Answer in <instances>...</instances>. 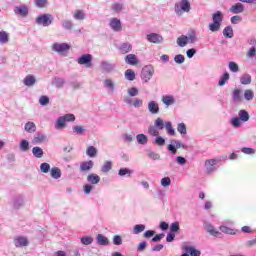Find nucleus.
I'll return each instance as SVG.
<instances>
[{
    "label": "nucleus",
    "mask_w": 256,
    "mask_h": 256,
    "mask_svg": "<svg viewBox=\"0 0 256 256\" xmlns=\"http://www.w3.org/2000/svg\"><path fill=\"white\" fill-rule=\"evenodd\" d=\"M177 131L180 133V135H185L187 133V125L185 123H178L177 125Z\"/></svg>",
    "instance_id": "obj_54"
},
{
    "label": "nucleus",
    "mask_w": 256,
    "mask_h": 256,
    "mask_svg": "<svg viewBox=\"0 0 256 256\" xmlns=\"http://www.w3.org/2000/svg\"><path fill=\"white\" fill-rule=\"evenodd\" d=\"M47 141V135L38 133L33 138L32 143H35L36 145H39V143H45Z\"/></svg>",
    "instance_id": "obj_27"
},
{
    "label": "nucleus",
    "mask_w": 256,
    "mask_h": 256,
    "mask_svg": "<svg viewBox=\"0 0 256 256\" xmlns=\"http://www.w3.org/2000/svg\"><path fill=\"white\" fill-rule=\"evenodd\" d=\"M222 23H223V12L217 11L212 15V23L208 25V28L212 33H217V31L221 30Z\"/></svg>",
    "instance_id": "obj_2"
},
{
    "label": "nucleus",
    "mask_w": 256,
    "mask_h": 256,
    "mask_svg": "<svg viewBox=\"0 0 256 256\" xmlns=\"http://www.w3.org/2000/svg\"><path fill=\"white\" fill-rule=\"evenodd\" d=\"M41 173H49L51 171V165L47 162H44L40 165Z\"/></svg>",
    "instance_id": "obj_57"
},
{
    "label": "nucleus",
    "mask_w": 256,
    "mask_h": 256,
    "mask_svg": "<svg viewBox=\"0 0 256 256\" xmlns=\"http://www.w3.org/2000/svg\"><path fill=\"white\" fill-rule=\"evenodd\" d=\"M52 85H54V87H56L57 89H63V85H65V79L55 77L52 81Z\"/></svg>",
    "instance_id": "obj_35"
},
{
    "label": "nucleus",
    "mask_w": 256,
    "mask_h": 256,
    "mask_svg": "<svg viewBox=\"0 0 256 256\" xmlns=\"http://www.w3.org/2000/svg\"><path fill=\"white\" fill-rule=\"evenodd\" d=\"M185 149V144L179 140H172L168 145V151L172 153V155H177V149Z\"/></svg>",
    "instance_id": "obj_8"
},
{
    "label": "nucleus",
    "mask_w": 256,
    "mask_h": 256,
    "mask_svg": "<svg viewBox=\"0 0 256 256\" xmlns=\"http://www.w3.org/2000/svg\"><path fill=\"white\" fill-rule=\"evenodd\" d=\"M162 187H170L171 186V178L170 177H164L160 181Z\"/></svg>",
    "instance_id": "obj_64"
},
{
    "label": "nucleus",
    "mask_w": 256,
    "mask_h": 256,
    "mask_svg": "<svg viewBox=\"0 0 256 256\" xmlns=\"http://www.w3.org/2000/svg\"><path fill=\"white\" fill-rule=\"evenodd\" d=\"M146 39L149 43H155L156 45L163 43V36L158 33H150L146 36Z\"/></svg>",
    "instance_id": "obj_14"
},
{
    "label": "nucleus",
    "mask_w": 256,
    "mask_h": 256,
    "mask_svg": "<svg viewBox=\"0 0 256 256\" xmlns=\"http://www.w3.org/2000/svg\"><path fill=\"white\" fill-rule=\"evenodd\" d=\"M244 11L245 6L239 2L230 7V13H233V15H239V13H243Z\"/></svg>",
    "instance_id": "obj_19"
},
{
    "label": "nucleus",
    "mask_w": 256,
    "mask_h": 256,
    "mask_svg": "<svg viewBox=\"0 0 256 256\" xmlns=\"http://www.w3.org/2000/svg\"><path fill=\"white\" fill-rule=\"evenodd\" d=\"M165 129L168 135L175 136V129L173 128V124L171 122H165Z\"/></svg>",
    "instance_id": "obj_48"
},
{
    "label": "nucleus",
    "mask_w": 256,
    "mask_h": 256,
    "mask_svg": "<svg viewBox=\"0 0 256 256\" xmlns=\"http://www.w3.org/2000/svg\"><path fill=\"white\" fill-rule=\"evenodd\" d=\"M125 63H127V65H137V63H139V60L137 59V56H135V54H128L125 57Z\"/></svg>",
    "instance_id": "obj_26"
},
{
    "label": "nucleus",
    "mask_w": 256,
    "mask_h": 256,
    "mask_svg": "<svg viewBox=\"0 0 256 256\" xmlns=\"http://www.w3.org/2000/svg\"><path fill=\"white\" fill-rule=\"evenodd\" d=\"M148 133L152 137H158L159 136V130L155 126L148 127Z\"/></svg>",
    "instance_id": "obj_63"
},
{
    "label": "nucleus",
    "mask_w": 256,
    "mask_h": 256,
    "mask_svg": "<svg viewBox=\"0 0 256 256\" xmlns=\"http://www.w3.org/2000/svg\"><path fill=\"white\" fill-rule=\"evenodd\" d=\"M96 243L98 245H102L103 247H107V245H109V238H107L105 235L103 234H98L96 236Z\"/></svg>",
    "instance_id": "obj_22"
},
{
    "label": "nucleus",
    "mask_w": 256,
    "mask_h": 256,
    "mask_svg": "<svg viewBox=\"0 0 256 256\" xmlns=\"http://www.w3.org/2000/svg\"><path fill=\"white\" fill-rule=\"evenodd\" d=\"M145 229H146L145 224H136L133 227V233H134V235H139L140 233H143V231H145Z\"/></svg>",
    "instance_id": "obj_44"
},
{
    "label": "nucleus",
    "mask_w": 256,
    "mask_h": 256,
    "mask_svg": "<svg viewBox=\"0 0 256 256\" xmlns=\"http://www.w3.org/2000/svg\"><path fill=\"white\" fill-rule=\"evenodd\" d=\"M219 229L222 233H225L226 235H235V230L227 226L222 225L219 227Z\"/></svg>",
    "instance_id": "obj_51"
},
{
    "label": "nucleus",
    "mask_w": 256,
    "mask_h": 256,
    "mask_svg": "<svg viewBox=\"0 0 256 256\" xmlns=\"http://www.w3.org/2000/svg\"><path fill=\"white\" fill-rule=\"evenodd\" d=\"M133 49V45H131V43L126 42L120 45L119 50L121 51V53H129V51H131Z\"/></svg>",
    "instance_id": "obj_38"
},
{
    "label": "nucleus",
    "mask_w": 256,
    "mask_h": 256,
    "mask_svg": "<svg viewBox=\"0 0 256 256\" xmlns=\"http://www.w3.org/2000/svg\"><path fill=\"white\" fill-rule=\"evenodd\" d=\"M184 251H186V253H189L190 256H201V251L195 249V247L193 246H186L184 248Z\"/></svg>",
    "instance_id": "obj_30"
},
{
    "label": "nucleus",
    "mask_w": 256,
    "mask_h": 256,
    "mask_svg": "<svg viewBox=\"0 0 256 256\" xmlns=\"http://www.w3.org/2000/svg\"><path fill=\"white\" fill-rule=\"evenodd\" d=\"M153 75H155V68L152 65H147L142 68L141 79L144 83H149Z\"/></svg>",
    "instance_id": "obj_5"
},
{
    "label": "nucleus",
    "mask_w": 256,
    "mask_h": 256,
    "mask_svg": "<svg viewBox=\"0 0 256 256\" xmlns=\"http://www.w3.org/2000/svg\"><path fill=\"white\" fill-rule=\"evenodd\" d=\"M74 135H85L87 133V128L81 125H75L72 127Z\"/></svg>",
    "instance_id": "obj_24"
},
{
    "label": "nucleus",
    "mask_w": 256,
    "mask_h": 256,
    "mask_svg": "<svg viewBox=\"0 0 256 256\" xmlns=\"http://www.w3.org/2000/svg\"><path fill=\"white\" fill-rule=\"evenodd\" d=\"M23 83L26 87H33V85L37 83V79L35 78V76L29 74L23 79Z\"/></svg>",
    "instance_id": "obj_21"
},
{
    "label": "nucleus",
    "mask_w": 256,
    "mask_h": 256,
    "mask_svg": "<svg viewBox=\"0 0 256 256\" xmlns=\"http://www.w3.org/2000/svg\"><path fill=\"white\" fill-rule=\"evenodd\" d=\"M205 229L207 233L212 235V237H221V232H219L211 223H206L205 224Z\"/></svg>",
    "instance_id": "obj_20"
},
{
    "label": "nucleus",
    "mask_w": 256,
    "mask_h": 256,
    "mask_svg": "<svg viewBox=\"0 0 256 256\" xmlns=\"http://www.w3.org/2000/svg\"><path fill=\"white\" fill-rule=\"evenodd\" d=\"M14 13L19 17H27L29 15V8L26 5L15 6Z\"/></svg>",
    "instance_id": "obj_15"
},
{
    "label": "nucleus",
    "mask_w": 256,
    "mask_h": 256,
    "mask_svg": "<svg viewBox=\"0 0 256 256\" xmlns=\"http://www.w3.org/2000/svg\"><path fill=\"white\" fill-rule=\"evenodd\" d=\"M111 9L114 11V13H121V11H123V4L114 3L112 4Z\"/></svg>",
    "instance_id": "obj_60"
},
{
    "label": "nucleus",
    "mask_w": 256,
    "mask_h": 256,
    "mask_svg": "<svg viewBox=\"0 0 256 256\" xmlns=\"http://www.w3.org/2000/svg\"><path fill=\"white\" fill-rule=\"evenodd\" d=\"M174 62L177 63V65H183V63H185V56L183 54H177L174 57Z\"/></svg>",
    "instance_id": "obj_59"
},
{
    "label": "nucleus",
    "mask_w": 256,
    "mask_h": 256,
    "mask_svg": "<svg viewBox=\"0 0 256 256\" xmlns=\"http://www.w3.org/2000/svg\"><path fill=\"white\" fill-rule=\"evenodd\" d=\"M103 84H104V87L108 89V91H110L111 93L115 91V83L113 82V80L105 79Z\"/></svg>",
    "instance_id": "obj_36"
},
{
    "label": "nucleus",
    "mask_w": 256,
    "mask_h": 256,
    "mask_svg": "<svg viewBox=\"0 0 256 256\" xmlns=\"http://www.w3.org/2000/svg\"><path fill=\"white\" fill-rule=\"evenodd\" d=\"M147 157L152 159V161H159L161 159V155H159V153L153 152L151 150L147 151Z\"/></svg>",
    "instance_id": "obj_47"
},
{
    "label": "nucleus",
    "mask_w": 256,
    "mask_h": 256,
    "mask_svg": "<svg viewBox=\"0 0 256 256\" xmlns=\"http://www.w3.org/2000/svg\"><path fill=\"white\" fill-rule=\"evenodd\" d=\"M176 43L178 47H187L189 44L197 43V33L191 31L187 35H181L177 38Z\"/></svg>",
    "instance_id": "obj_1"
},
{
    "label": "nucleus",
    "mask_w": 256,
    "mask_h": 256,
    "mask_svg": "<svg viewBox=\"0 0 256 256\" xmlns=\"http://www.w3.org/2000/svg\"><path fill=\"white\" fill-rule=\"evenodd\" d=\"M53 23V15L51 14H42L36 17V24L42 25L43 27H49Z\"/></svg>",
    "instance_id": "obj_7"
},
{
    "label": "nucleus",
    "mask_w": 256,
    "mask_h": 256,
    "mask_svg": "<svg viewBox=\"0 0 256 256\" xmlns=\"http://www.w3.org/2000/svg\"><path fill=\"white\" fill-rule=\"evenodd\" d=\"M119 177H131L133 175V170L129 168H122L118 171Z\"/></svg>",
    "instance_id": "obj_40"
},
{
    "label": "nucleus",
    "mask_w": 256,
    "mask_h": 256,
    "mask_svg": "<svg viewBox=\"0 0 256 256\" xmlns=\"http://www.w3.org/2000/svg\"><path fill=\"white\" fill-rule=\"evenodd\" d=\"M249 112L247 110H239L238 119L242 120L243 123H247L249 121Z\"/></svg>",
    "instance_id": "obj_33"
},
{
    "label": "nucleus",
    "mask_w": 256,
    "mask_h": 256,
    "mask_svg": "<svg viewBox=\"0 0 256 256\" xmlns=\"http://www.w3.org/2000/svg\"><path fill=\"white\" fill-rule=\"evenodd\" d=\"M224 37H227V39H233V27L226 26L223 30Z\"/></svg>",
    "instance_id": "obj_45"
},
{
    "label": "nucleus",
    "mask_w": 256,
    "mask_h": 256,
    "mask_svg": "<svg viewBox=\"0 0 256 256\" xmlns=\"http://www.w3.org/2000/svg\"><path fill=\"white\" fill-rule=\"evenodd\" d=\"M228 67L232 73H239V65L236 62H229Z\"/></svg>",
    "instance_id": "obj_58"
},
{
    "label": "nucleus",
    "mask_w": 256,
    "mask_h": 256,
    "mask_svg": "<svg viewBox=\"0 0 256 256\" xmlns=\"http://www.w3.org/2000/svg\"><path fill=\"white\" fill-rule=\"evenodd\" d=\"M129 97H137L139 95V89L137 87H131L127 90Z\"/></svg>",
    "instance_id": "obj_62"
},
{
    "label": "nucleus",
    "mask_w": 256,
    "mask_h": 256,
    "mask_svg": "<svg viewBox=\"0 0 256 256\" xmlns=\"http://www.w3.org/2000/svg\"><path fill=\"white\" fill-rule=\"evenodd\" d=\"M113 169V162L111 161H106L102 167H101V172L102 173H109Z\"/></svg>",
    "instance_id": "obj_42"
},
{
    "label": "nucleus",
    "mask_w": 256,
    "mask_h": 256,
    "mask_svg": "<svg viewBox=\"0 0 256 256\" xmlns=\"http://www.w3.org/2000/svg\"><path fill=\"white\" fill-rule=\"evenodd\" d=\"M91 61H93V56L91 54H83L80 58H78L79 65H86V67L89 68L93 67Z\"/></svg>",
    "instance_id": "obj_13"
},
{
    "label": "nucleus",
    "mask_w": 256,
    "mask_h": 256,
    "mask_svg": "<svg viewBox=\"0 0 256 256\" xmlns=\"http://www.w3.org/2000/svg\"><path fill=\"white\" fill-rule=\"evenodd\" d=\"M24 131L26 133H35L37 131V125H35V122H27L24 126Z\"/></svg>",
    "instance_id": "obj_28"
},
{
    "label": "nucleus",
    "mask_w": 256,
    "mask_h": 256,
    "mask_svg": "<svg viewBox=\"0 0 256 256\" xmlns=\"http://www.w3.org/2000/svg\"><path fill=\"white\" fill-rule=\"evenodd\" d=\"M217 159H208L204 163V167L206 169L207 175H211V173H215L217 171Z\"/></svg>",
    "instance_id": "obj_9"
},
{
    "label": "nucleus",
    "mask_w": 256,
    "mask_h": 256,
    "mask_svg": "<svg viewBox=\"0 0 256 256\" xmlns=\"http://www.w3.org/2000/svg\"><path fill=\"white\" fill-rule=\"evenodd\" d=\"M254 97H255V92H253V90L246 89L244 91V99H245V101H253Z\"/></svg>",
    "instance_id": "obj_43"
},
{
    "label": "nucleus",
    "mask_w": 256,
    "mask_h": 256,
    "mask_svg": "<svg viewBox=\"0 0 256 256\" xmlns=\"http://www.w3.org/2000/svg\"><path fill=\"white\" fill-rule=\"evenodd\" d=\"M109 27L115 33H120V31H123V25L121 24V20L118 18H111L109 21Z\"/></svg>",
    "instance_id": "obj_11"
},
{
    "label": "nucleus",
    "mask_w": 256,
    "mask_h": 256,
    "mask_svg": "<svg viewBox=\"0 0 256 256\" xmlns=\"http://www.w3.org/2000/svg\"><path fill=\"white\" fill-rule=\"evenodd\" d=\"M32 154L34 155V157H36V159H41V157H43V149L39 146H35L32 148Z\"/></svg>",
    "instance_id": "obj_37"
},
{
    "label": "nucleus",
    "mask_w": 256,
    "mask_h": 256,
    "mask_svg": "<svg viewBox=\"0 0 256 256\" xmlns=\"http://www.w3.org/2000/svg\"><path fill=\"white\" fill-rule=\"evenodd\" d=\"M61 170L59 169V167H52L50 169V177H52V179H61Z\"/></svg>",
    "instance_id": "obj_29"
},
{
    "label": "nucleus",
    "mask_w": 256,
    "mask_h": 256,
    "mask_svg": "<svg viewBox=\"0 0 256 256\" xmlns=\"http://www.w3.org/2000/svg\"><path fill=\"white\" fill-rule=\"evenodd\" d=\"M147 109L151 115H159L161 108L159 107V102L152 100L148 102Z\"/></svg>",
    "instance_id": "obj_12"
},
{
    "label": "nucleus",
    "mask_w": 256,
    "mask_h": 256,
    "mask_svg": "<svg viewBox=\"0 0 256 256\" xmlns=\"http://www.w3.org/2000/svg\"><path fill=\"white\" fill-rule=\"evenodd\" d=\"M161 101L163 105H165L166 109L176 103L175 96L171 94L162 96Z\"/></svg>",
    "instance_id": "obj_16"
},
{
    "label": "nucleus",
    "mask_w": 256,
    "mask_h": 256,
    "mask_svg": "<svg viewBox=\"0 0 256 256\" xmlns=\"http://www.w3.org/2000/svg\"><path fill=\"white\" fill-rule=\"evenodd\" d=\"M62 29H65L66 31H71V29H73V21L63 20L62 21Z\"/></svg>",
    "instance_id": "obj_50"
},
{
    "label": "nucleus",
    "mask_w": 256,
    "mask_h": 256,
    "mask_svg": "<svg viewBox=\"0 0 256 256\" xmlns=\"http://www.w3.org/2000/svg\"><path fill=\"white\" fill-rule=\"evenodd\" d=\"M230 79V75L229 72H225L219 79L218 81V86L219 87H223L224 85H226L227 81H229Z\"/></svg>",
    "instance_id": "obj_39"
},
{
    "label": "nucleus",
    "mask_w": 256,
    "mask_h": 256,
    "mask_svg": "<svg viewBox=\"0 0 256 256\" xmlns=\"http://www.w3.org/2000/svg\"><path fill=\"white\" fill-rule=\"evenodd\" d=\"M0 43L5 45V43H9V34L5 31H0Z\"/></svg>",
    "instance_id": "obj_49"
},
{
    "label": "nucleus",
    "mask_w": 256,
    "mask_h": 256,
    "mask_svg": "<svg viewBox=\"0 0 256 256\" xmlns=\"http://www.w3.org/2000/svg\"><path fill=\"white\" fill-rule=\"evenodd\" d=\"M136 141L139 145H147L149 138L145 134L136 135Z\"/></svg>",
    "instance_id": "obj_34"
},
{
    "label": "nucleus",
    "mask_w": 256,
    "mask_h": 256,
    "mask_svg": "<svg viewBox=\"0 0 256 256\" xmlns=\"http://www.w3.org/2000/svg\"><path fill=\"white\" fill-rule=\"evenodd\" d=\"M15 247L21 248V247H28L29 246V239L24 236H18L14 239Z\"/></svg>",
    "instance_id": "obj_17"
},
{
    "label": "nucleus",
    "mask_w": 256,
    "mask_h": 256,
    "mask_svg": "<svg viewBox=\"0 0 256 256\" xmlns=\"http://www.w3.org/2000/svg\"><path fill=\"white\" fill-rule=\"evenodd\" d=\"M252 77L249 73H244L240 76L241 85H251Z\"/></svg>",
    "instance_id": "obj_25"
},
{
    "label": "nucleus",
    "mask_w": 256,
    "mask_h": 256,
    "mask_svg": "<svg viewBox=\"0 0 256 256\" xmlns=\"http://www.w3.org/2000/svg\"><path fill=\"white\" fill-rule=\"evenodd\" d=\"M71 49V45L68 43L55 42L52 45V51L58 53V55H65Z\"/></svg>",
    "instance_id": "obj_6"
},
{
    "label": "nucleus",
    "mask_w": 256,
    "mask_h": 256,
    "mask_svg": "<svg viewBox=\"0 0 256 256\" xmlns=\"http://www.w3.org/2000/svg\"><path fill=\"white\" fill-rule=\"evenodd\" d=\"M100 69L101 71H103V73H112V71H115V64L107 61H102L100 63Z\"/></svg>",
    "instance_id": "obj_18"
},
{
    "label": "nucleus",
    "mask_w": 256,
    "mask_h": 256,
    "mask_svg": "<svg viewBox=\"0 0 256 256\" xmlns=\"http://www.w3.org/2000/svg\"><path fill=\"white\" fill-rule=\"evenodd\" d=\"M241 119L239 117H234L231 119V125L234 127V129H239L241 127Z\"/></svg>",
    "instance_id": "obj_55"
},
{
    "label": "nucleus",
    "mask_w": 256,
    "mask_h": 256,
    "mask_svg": "<svg viewBox=\"0 0 256 256\" xmlns=\"http://www.w3.org/2000/svg\"><path fill=\"white\" fill-rule=\"evenodd\" d=\"M88 157H97V148L95 146H89L86 150Z\"/></svg>",
    "instance_id": "obj_52"
},
{
    "label": "nucleus",
    "mask_w": 256,
    "mask_h": 256,
    "mask_svg": "<svg viewBox=\"0 0 256 256\" xmlns=\"http://www.w3.org/2000/svg\"><path fill=\"white\" fill-rule=\"evenodd\" d=\"M85 17V11L79 9L74 11L73 19H75L76 21H83Z\"/></svg>",
    "instance_id": "obj_32"
},
{
    "label": "nucleus",
    "mask_w": 256,
    "mask_h": 256,
    "mask_svg": "<svg viewBox=\"0 0 256 256\" xmlns=\"http://www.w3.org/2000/svg\"><path fill=\"white\" fill-rule=\"evenodd\" d=\"M124 77L127 81H135V71L127 69L124 73Z\"/></svg>",
    "instance_id": "obj_46"
},
{
    "label": "nucleus",
    "mask_w": 256,
    "mask_h": 256,
    "mask_svg": "<svg viewBox=\"0 0 256 256\" xmlns=\"http://www.w3.org/2000/svg\"><path fill=\"white\" fill-rule=\"evenodd\" d=\"M74 121H75L74 114H65L57 118L54 124V127L56 131H61L62 129H65V127H67V123H73Z\"/></svg>",
    "instance_id": "obj_3"
},
{
    "label": "nucleus",
    "mask_w": 256,
    "mask_h": 256,
    "mask_svg": "<svg viewBox=\"0 0 256 256\" xmlns=\"http://www.w3.org/2000/svg\"><path fill=\"white\" fill-rule=\"evenodd\" d=\"M35 5L38 9H45L49 5V2L47 0H35Z\"/></svg>",
    "instance_id": "obj_56"
},
{
    "label": "nucleus",
    "mask_w": 256,
    "mask_h": 256,
    "mask_svg": "<svg viewBox=\"0 0 256 256\" xmlns=\"http://www.w3.org/2000/svg\"><path fill=\"white\" fill-rule=\"evenodd\" d=\"M154 127L159 131H163L165 129V121L162 118H157L154 121Z\"/></svg>",
    "instance_id": "obj_41"
},
{
    "label": "nucleus",
    "mask_w": 256,
    "mask_h": 256,
    "mask_svg": "<svg viewBox=\"0 0 256 256\" xmlns=\"http://www.w3.org/2000/svg\"><path fill=\"white\" fill-rule=\"evenodd\" d=\"M19 147H20V151H23L24 153H26V151H29V141L25 139L21 140Z\"/></svg>",
    "instance_id": "obj_53"
},
{
    "label": "nucleus",
    "mask_w": 256,
    "mask_h": 256,
    "mask_svg": "<svg viewBox=\"0 0 256 256\" xmlns=\"http://www.w3.org/2000/svg\"><path fill=\"white\" fill-rule=\"evenodd\" d=\"M189 11H191V2L189 0H181L174 6V12L178 17H181L183 13H189Z\"/></svg>",
    "instance_id": "obj_4"
},
{
    "label": "nucleus",
    "mask_w": 256,
    "mask_h": 256,
    "mask_svg": "<svg viewBox=\"0 0 256 256\" xmlns=\"http://www.w3.org/2000/svg\"><path fill=\"white\" fill-rule=\"evenodd\" d=\"M93 161L89 160L80 164L81 171H91L93 169Z\"/></svg>",
    "instance_id": "obj_31"
},
{
    "label": "nucleus",
    "mask_w": 256,
    "mask_h": 256,
    "mask_svg": "<svg viewBox=\"0 0 256 256\" xmlns=\"http://www.w3.org/2000/svg\"><path fill=\"white\" fill-rule=\"evenodd\" d=\"M82 245H91L93 243V237L91 236H84L80 239Z\"/></svg>",
    "instance_id": "obj_61"
},
{
    "label": "nucleus",
    "mask_w": 256,
    "mask_h": 256,
    "mask_svg": "<svg viewBox=\"0 0 256 256\" xmlns=\"http://www.w3.org/2000/svg\"><path fill=\"white\" fill-rule=\"evenodd\" d=\"M232 102L243 103V91L241 88H234L230 94Z\"/></svg>",
    "instance_id": "obj_10"
},
{
    "label": "nucleus",
    "mask_w": 256,
    "mask_h": 256,
    "mask_svg": "<svg viewBox=\"0 0 256 256\" xmlns=\"http://www.w3.org/2000/svg\"><path fill=\"white\" fill-rule=\"evenodd\" d=\"M100 181L101 177H99L97 174L92 173L87 176V182L90 183V185H97L100 183Z\"/></svg>",
    "instance_id": "obj_23"
}]
</instances>
